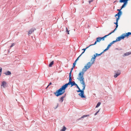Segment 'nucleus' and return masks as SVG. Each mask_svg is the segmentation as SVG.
Returning <instances> with one entry per match:
<instances>
[{
    "label": "nucleus",
    "instance_id": "nucleus-6",
    "mask_svg": "<svg viewBox=\"0 0 131 131\" xmlns=\"http://www.w3.org/2000/svg\"><path fill=\"white\" fill-rule=\"evenodd\" d=\"M103 52H102L100 54H98L97 53L95 54H94V57H93L92 58H91V60L93 61H95V59L96 57L98 56H99L100 55H101L102 53Z\"/></svg>",
    "mask_w": 131,
    "mask_h": 131
},
{
    "label": "nucleus",
    "instance_id": "nucleus-8",
    "mask_svg": "<svg viewBox=\"0 0 131 131\" xmlns=\"http://www.w3.org/2000/svg\"><path fill=\"white\" fill-rule=\"evenodd\" d=\"M36 30V28H32L29 30L28 32V35H29L30 34H31L32 32H34V30Z\"/></svg>",
    "mask_w": 131,
    "mask_h": 131
},
{
    "label": "nucleus",
    "instance_id": "nucleus-43",
    "mask_svg": "<svg viewBox=\"0 0 131 131\" xmlns=\"http://www.w3.org/2000/svg\"><path fill=\"white\" fill-rule=\"evenodd\" d=\"M49 86H48V85L47 86L46 88V89H47V88Z\"/></svg>",
    "mask_w": 131,
    "mask_h": 131
},
{
    "label": "nucleus",
    "instance_id": "nucleus-30",
    "mask_svg": "<svg viewBox=\"0 0 131 131\" xmlns=\"http://www.w3.org/2000/svg\"><path fill=\"white\" fill-rule=\"evenodd\" d=\"M74 67H73V66H72V68H71V71H70V72L69 73H71V72H72V70H73V68H74Z\"/></svg>",
    "mask_w": 131,
    "mask_h": 131
},
{
    "label": "nucleus",
    "instance_id": "nucleus-40",
    "mask_svg": "<svg viewBox=\"0 0 131 131\" xmlns=\"http://www.w3.org/2000/svg\"><path fill=\"white\" fill-rule=\"evenodd\" d=\"M99 111H97L96 113L94 114V115H96L99 112Z\"/></svg>",
    "mask_w": 131,
    "mask_h": 131
},
{
    "label": "nucleus",
    "instance_id": "nucleus-17",
    "mask_svg": "<svg viewBox=\"0 0 131 131\" xmlns=\"http://www.w3.org/2000/svg\"><path fill=\"white\" fill-rule=\"evenodd\" d=\"M89 115H85L83 116H82L78 120H80L81 118H84V117H87Z\"/></svg>",
    "mask_w": 131,
    "mask_h": 131
},
{
    "label": "nucleus",
    "instance_id": "nucleus-9",
    "mask_svg": "<svg viewBox=\"0 0 131 131\" xmlns=\"http://www.w3.org/2000/svg\"><path fill=\"white\" fill-rule=\"evenodd\" d=\"M84 91H82L79 94V95L81 96L82 98H85V97L84 95Z\"/></svg>",
    "mask_w": 131,
    "mask_h": 131
},
{
    "label": "nucleus",
    "instance_id": "nucleus-3",
    "mask_svg": "<svg viewBox=\"0 0 131 131\" xmlns=\"http://www.w3.org/2000/svg\"><path fill=\"white\" fill-rule=\"evenodd\" d=\"M77 79L80 81V83L83 85V88L82 90H80V88H79V90L77 91V92H81L82 91H84V90L85 89V82H84V79L78 77Z\"/></svg>",
    "mask_w": 131,
    "mask_h": 131
},
{
    "label": "nucleus",
    "instance_id": "nucleus-7",
    "mask_svg": "<svg viewBox=\"0 0 131 131\" xmlns=\"http://www.w3.org/2000/svg\"><path fill=\"white\" fill-rule=\"evenodd\" d=\"M101 40V37H97L96 39V40L95 42L93 44H92V45H95L97 42H100Z\"/></svg>",
    "mask_w": 131,
    "mask_h": 131
},
{
    "label": "nucleus",
    "instance_id": "nucleus-32",
    "mask_svg": "<svg viewBox=\"0 0 131 131\" xmlns=\"http://www.w3.org/2000/svg\"><path fill=\"white\" fill-rule=\"evenodd\" d=\"M15 43H13L12 45L10 46V47L11 48L12 47H13V46L15 45Z\"/></svg>",
    "mask_w": 131,
    "mask_h": 131
},
{
    "label": "nucleus",
    "instance_id": "nucleus-37",
    "mask_svg": "<svg viewBox=\"0 0 131 131\" xmlns=\"http://www.w3.org/2000/svg\"><path fill=\"white\" fill-rule=\"evenodd\" d=\"M84 51L82 52L81 54L80 55L79 57H80L82 55V54L84 53Z\"/></svg>",
    "mask_w": 131,
    "mask_h": 131
},
{
    "label": "nucleus",
    "instance_id": "nucleus-28",
    "mask_svg": "<svg viewBox=\"0 0 131 131\" xmlns=\"http://www.w3.org/2000/svg\"><path fill=\"white\" fill-rule=\"evenodd\" d=\"M118 24H116V28L114 29V30L113 31H114H114H115V30H116V28L118 27Z\"/></svg>",
    "mask_w": 131,
    "mask_h": 131
},
{
    "label": "nucleus",
    "instance_id": "nucleus-24",
    "mask_svg": "<svg viewBox=\"0 0 131 131\" xmlns=\"http://www.w3.org/2000/svg\"><path fill=\"white\" fill-rule=\"evenodd\" d=\"M114 32V31H112L111 32H110L109 34H108V35H106L105 36H104V38H105V37H107V36H109V35H111V34H112V33Z\"/></svg>",
    "mask_w": 131,
    "mask_h": 131
},
{
    "label": "nucleus",
    "instance_id": "nucleus-1",
    "mask_svg": "<svg viewBox=\"0 0 131 131\" xmlns=\"http://www.w3.org/2000/svg\"><path fill=\"white\" fill-rule=\"evenodd\" d=\"M71 84V82L69 81L68 83L63 85L61 88L57 90L56 92L54 93L55 95L56 96H58L63 94L65 92V89L69 85Z\"/></svg>",
    "mask_w": 131,
    "mask_h": 131
},
{
    "label": "nucleus",
    "instance_id": "nucleus-2",
    "mask_svg": "<svg viewBox=\"0 0 131 131\" xmlns=\"http://www.w3.org/2000/svg\"><path fill=\"white\" fill-rule=\"evenodd\" d=\"M91 62H88L86 65L85 66L84 68L82 69V71L80 72L78 75V77L84 79L83 77V75L85 72L90 67L92 64L94 63L95 62H93V61L91 60Z\"/></svg>",
    "mask_w": 131,
    "mask_h": 131
},
{
    "label": "nucleus",
    "instance_id": "nucleus-21",
    "mask_svg": "<svg viewBox=\"0 0 131 131\" xmlns=\"http://www.w3.org/2000/svg\"><path fill=\"white\" fill-rule=\"evenodd\" d=\"M131 54V52H126V53H125L124 54V56H128Z\"/></svg>",
    "mask_w": 131,
    "mask_h": 131
},
{
    "label": "nucleus",
    "instance_id": "nucleus-34",
    "mask_svg": "<svg viewBox=\"0 0 131 131\" xmlns=\"http://www.w3.org/2000/svg\"><path fill=\"white\" fill-rule=\"evenodd\" d=\"M93 0H89V4H90V3L91 2H92Z\"/></svg>",
    "mask_w": 131,
    "mask_h": 131
},
{
    "label": "nucleus",
    "instance_id": "nucleus-19",
    "mask_svg": "<svg viewBox=\"0 0 131 131\" xmlns=\"http://www.w3.org/2000/svg\"><path fill=\"white\" fill-rule=\"evenodd\" d=\"M122 9H121H121H117V11H119V12H118L117 14L119 13V15H121L122 14V12L121 11V10Z\"/></svg>",
    "mask_w": 131,
    "mask_h": 131
},
{
    "label": "nucleus",
    "instance_id": "nucleus-26",
    "mask_svg": "<svg viewBox=\"0 0 131 131\" xmlns=\"http://www.w3.org/2000/svg\"><path fill=\"white\" fill-rule=\"evenodd\" d=\"M111 44L110 43V44L108 45V46L107 47V48L108 49H109V48L110 47H111Z\"/></svg>",
    "mask_w": 131,
    "mask_h": 131
},
{
    "label": "nucleus",
    "instance_id": "nucleus-5",
    "mask_svg": "<svg viewBox=\"0 0 131 131\" xmlns=\"http://www.w3.org/2000/svg\"><path fill=\"white\" fill-rule=\"evenodd\" d=\"M128 0H120L119 2L121 3H124V4L121 7V9H122L126 5L127 2Z\"/></svg>",
    "mask_w": 131,
    "mask_h": 131
},
{
    "label": "nucleus",
    "instance_id": "nucleus-14",
    "mask_svg": "<svg viewBox=\"0 0 131 131\" xmlns=\"http://www.w3.org/2000/svg\"><path fill=\"white\" fill-rule=\"evenodd\" d=\"M125 37H128L129 35H131V32H128L127 33L124 34Z\"/></svg>",
    "mask_w": 131,
    "mask_h": 131
},
{
    "label": "nucleus",
    "instance_id": "nucleus-31",
    "mask_svg": "<svg viewBox=\"0 0 131 131\" xmlns=\"http://www.w3.org/2000/svg\"><path fill=\"white\" fill-rule=\"evenodd\" d=\"M66 32H67L68 33V34H69V31H68V28H66Z\"/></svg>",
    "mask_w": 131,
    "mask_h": 131
},
{
    "label": "nucleus",
    "instance_id": "nucleus-27",
    "mask_svg": "<svg viewBox=\"0 0 131 131\" xmlns=\"http://www.w3.org/2000/svg\"><path fill=\"white\" fill-rule=\"evenodd\" d=\"M77 61H75L74 63H73V67H74L75 66L76 64V62Z\"/></svg>",
    "mask_w": 131,
    "mask_h": 131
},
{
    "label": "nucleus",
    "instance_id": "nucleus-22",
    "mask_svg": "<svg viewBox=\"0 0 131 131\" xmlns=\"http://www.w3.org/2000/svg\"><path fill=\"white\" fill-rule=\"evenodd\" d=\"M93 45H90L88 47H86L85 48V49H82V50H83L84 51H85L87 49V48H89V47H90V46H92Z\"/></svg>",
    "mask_w": 131,
    "mask_h": 131
},
{
    "label": "nucleus",
    "instance_id": "nucleus-36",
    "mask_svg": "<svg viewBox=\"0 0 131 131\" xmlns=\"http://www.w3.org/2000/svg\"><path fill=\"white\" fill-rule=\"evenodd\" d=\"M108 50V49H107V48H106L105 50H104V51L102 52H103V53L105 51H106V50Z\"/></svg>",
    "mask_w": 131,
    "mask_h": 131
},
{
    "label": "nucleus",
    "instance_id": "nucleus-42",
    "mask_svg": "<svg viewBox=\"0 0 131 131\" xmlns=\"http://www.w3.org/2000/svg\"><path fill=\"white\" fill-rule=\"evenodd\" d=\"M51 84H52V83L51 82H50L49 84L48 85V86H49V85H51Z\"/></svg>",
    "mask_w": 131,
    "mask_h": 131
},
{
    "label": "nucleus",
    "instance_id": "nucleus-10",
    "mask_svg": "<svg viewBox=\"0 0 131 131\" xmlns=\"http://www.w3.org/2000/svg\"><path fill=\"white\" fill-rule=\"evenodd\" d=\"M121 15H119V13L118 14H116L115 15V17H116V16H118V17L117 18H116V21H118V20H119V19L120 18V17Z\"/></svg>",
    "mask_w": 131,
    "mask_h": 131
},
{
    "label": "nucleus",
    "instance_id": "nucleus-33",
    "mask_svg": "<svg viewBox=\"0 0 131 131\" xmlns=\"http://www.w3.org/2000/svg\"><path fill=\"white\" fill-rule=\"evenodd\" d=\"M104 37H101V40H104Z\"/></svg>",
    "mask_w": 131,
    "mask_h": 131
},
{
    "label": "nucleus",
    "instance_id": "nucleus-23",
    "mask_svg": "<svg viewBox=\"0 0 131 131\" xmlns=\"http://www.w3.org/2000/svg\"><path fill=\"white\" fill-rule=\"evenodd\" d=\"M66 128L64 126H63V129H61L60 130L61 131H65L66 129Z\"/></svg>",
    "mask_w": 131,
    "mask_h": 131
},
{
    "label": "nucleus",
    "instance_id": "nucleus-12",
    "mask_svg": "<svg viewBox=\"0 0 131 131\" xmlns=\"http://www.w3.org/2000/svg\"><path fill=\"white\" fill-rule=\"evenodd\" d=\"M6 83L5 81H3L1 85V86H3L4 88H5V86L6 84Z\"/></svg>",
    "mask_w": 131,
    "mask_h": 131
},
{
    "label": "nucleus",
    "instance_id": "nucleus-41",
    "mask_svg": "<svg viewBox=\"0 0 131 131\" xmlns=\"http://www.w3.org/2000/svg\"><path fill=\"white\" fill-rule=\"evenodd\" d=\"M2 71V68H0V72H1Z\"/></svg>",
    "mask_w": 131,
    "mask_h": 131
},
{
    "label": "nucleus",
    "instance_id": "nucleus-13",
    "mask_svg": "<svg viewBox=\"0 0 131 131\" xmlns=\"http://www.w3.org/2000/svg\"><path fill=\"white\" fill-rule=\"evenodd\" d=\"M65 95L62 96V97H61L60 98L59 101H60L61 102H62L63 101V99L65 97Z\"/></svg>",
    "mask_w": 131,
    "mask_h": 131
},
{
    "label": "nucleus",
    "instance_id": "nucleus-11",
    "mask_svg": "<svg viewBox=\"0 0 131 131\" xmlns=\"http://www.w3.org/2000/svg\"><path fill=\"white\" fill-rule=\"evenodd\" d=\"M120 72L119 70L118 71V72L115 73V74L114 75V77L115 78L117 77L120 74Z\"/></svg>",
    "mask_w": 131,
    "mask_h": 131
},
{
    "label": "nucleus",
    "instance_id": "nucleus-35",
    "mask_svg": "<svg viewBox=\"0 0 131 131\" xmlns=\"http://www.w3.org/2000/svg\"><path fill=\"white\" fill-rule=\"evenodd\" d=\"M76 87H77L78 89H79V87L78 86V85L76 84V85H75Z\"/></svg>",
    "mask_w": 131,
    "mask_h": 131
},
{
    "label": "nucleus",
    "instance_id": "nucleus-39",
    "mask_svg": "<svg viewBox=\"0 0 131 131\" xmlns=\"http://www.w3.org/2000/svg\"><path fill=\"white\" fill-rule=\"evenodd\" d=\"M80 57H79H79H78L77 58V59H76V60L75 61H77V60H78V59H79V58Z\"/></svg>",
    "mask_w": 131,
    "mask_h": 131
},
{
    "label": "nucleus",
    "instance_id": "nucleus-18",
    "mask_svg": "<svg viewBox=\"0 0 131 131\" xmlns=\"http://www.w3.org/2000/svg\"><path fill=\"white\" fill-rule=\"evenodd\" d=\"M72 80V77H71V73L69 74V81L71 82H72L71 81Z\"/></svg>",
    "mask_w": 131,
    "mask_h": 131
},
{
    "label": "nucleus",
    "instance_id": "nucleus-20",
    "mask_svg": "<svg viewBox=\"0 0 131 131\" xmlns=\"http://www.w3.org/2000/svg\"><path fill=\"white\" fill-rule=\"evenodd\" d=\"M71 87L73 86V85H75L76 84L75 83V82L74 81L71 82Z\"/></svg>",
    "mask_w": 131,
    "mask_h": 131
},
{
    "label": "nucleus",
    "instance_id": "nucleus-29",
    "mask_svg": "<svg viewBox=\"0 0 131 131\" xmlns=\"http://www.w3.org/2000/svg\"><path fill=\"white\" fill-rule=\"evenodd\" d=\"M117 41H116V40L113 41H112L111 43H110L112 45L115 42Z\"/></svg>",
    "mask_w": 131,
    "mask_h": 131
},
{
    "label": "nucleus",
    "instance_id": "nucleus-25",
    "mask_svg": "<svg viewBox=\"0 0 131 131\" xmlns=\"http://www.w3.org/2000/svg\"><path fill=\"white\" fill-rule=\"evenodd\" d=\"M101 104V103L100 102H98L96 106V108H97V107H99L100 106V104Z\"/></svg>",
    "mask_w": 131,
    "mask_h": 131
},
{
    "label": "nucleus",
    "instance_id": "nucleus-16",
    "mask_svg": "<svg viewBox=\"0 0 131 131\" xmlns=\"http://www.w3.org/2000/svg\"><path fill=\"white\" fill-rule=\"evenodd\" d=\"M54 61H52L49 64V67H52V66L53 64Z\"/></svg>",
    "mask_w": 131,
    "mask_h": 131
},
{
    "label": "nucleus",
    "instance_id": "nucleus-38",
    "mask_svg": "<svg viewBox=\"0 0 131 131\" xmlns=\"http://www.w3.org/2000/svg\"><path fill=\"white\" fill-rule=\"evenodd\" d=\"M118 21H116V23H114V24H115L116 25V24H118Z\"/></svg>",
    "mask_w": 131,
    "mask_h": 131
},
{
    "label": "nucleus",
    "instance_id": "nucleus-15",
    "mask_svg": "<svg viewBox=\"0 0 131 131\" xmlns=\"http://www.w3.org/2000/svg\"><path fill=\"white\" fill-rule=\"evenodd\" d=\"M4 73L6 75H9L11 74V72L9 71H8L7 72L5 73Z\"/></svg>",
    "mask_w": 131,
    "mask_h": 131
},
{
    "label": "nucleus",
    "instance_id": "nucleus-4",
    "mask_svg": "<svg viewBox=\"0 0 131 131\" xmlns=\"http://www.w3.org/2000/svg\"><path fill=\"white\" fill-rule=\"evenodd\" d=\"M125 37H126L124 34L122 35L121 36L117 37L116 39V41H119L122 39H123Z\"/></svg>",
    "mask_w": 131,
    "mask_h": 131
}]
</instances>
